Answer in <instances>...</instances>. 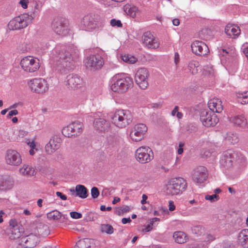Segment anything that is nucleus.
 I'll use <instances>...</instances> for the list:
<instances>
[{
	"label": "nucleus",
	"instance_id": "obj_56",
	"mask_svg": "<svg viewBox=\"0 0 248 248\" xmlns=\"http://www.w3.org/2000/svg\"><path fill=\"white\" fill-rule=\"evenodd\" d=\"M169 210L170 211H174L175 210V205L174 204L173 202L172 201H170L169 202Z\"/></svg>",
	"mask_w": 248,
	"mask_h": 248
},
{
	"label": "nucleus",
	"instance_id": "obj_7",
	"mask_svg": "<svg viewBox=\"0 0 248 248\" xmlns=\"http://www.w3.org/2000/svg\"><path fill=\"white\" fill-rule=\"evenodd\" d=\"M235 151L228 150L223 153L220 160V163L223 171L228 173L233 170V164L235 163Z\"/></svg>",
	"mask_w": 248,
	"mask_h": 248
},
{
	"label": "nucleus",
	"instance_id": "obj_6",
	"mask_svg": "<svg viewBox=\"0 0 248 248\" xmlns=\"http://www.w3.org/2000/svg\"><path fill=\"white\" fill-rule=\"evenodd\" d=\"M103 51H100L98 53L91 54L87 57L85 59V64L87 68L91 70H98L100 69L104 64V60L103 58Z\"/></svg>",
	"mask_w": 248,
	"mask_h": 248
},
{
	"label": "nucleus",
	"instance_id": "obj_45",
	"mask_svg": "<svg viewBox=\"0 0 248 248\" xmlns=\"http://www.w3.org/2000/svg\"><path fill=\"white\" fill-rule=\"evenodd\" d=\"M138 11V9L136 6L130 7L128 10V14L133 18L136 16V14Z\"/></svg>",
	"mask_w": 248,
	"mask_h": 248
},
{
	"label": "nucleus",
	"instance_id": "obj_63",
	"mask_svg": "<svg viewBox=\"0 0 248 248\" xmlns=\"http://www.w3.org/2000/svg\"><path fill=\"white\" fill-rule=\"evenodd\" d=\"M172 24L174 26H178L180 24L179 20L177 18H174L172 21Z\"/></svg>",
	"mask_w": 248,
	"mask_h": 248
},
{
	"label": "nucleus",
	"instance_id": "obj_9",
	"mask_svg": "<svg viewBox=\"0 0 248 248\" xmlns=\"http://www.w3.org/2000/svg\"><path fill=\"white\" fill-rule=\"evenodd\" d=\"M29 17V15L23 14L15 17L9 23L10 29L16 30L26 27L32 21Z\"/></svg>",
	"mask_w": 248,
	"mask_h": 248
},
{
	"label": "nucleus",
	"instance_id": "obj_39",
	"mask_svg": "<svg viewBox=\"0 0 248 248\" xmlns=\"http://www.w3.org/2000/svg\"><path fill=\"white\" fill-rule=\"evenodd\" d=\"M199 64L198 62L191 61L188 64V69L192 74H196L198 73V67Z\"/></svg>",
	"mask_w": 248,
	"mask_h": 248
},
{
	"label": "nucleus",
	"instance_id": "obj_24",
	"mask_svg": "<svg viewBox=\"0 0 248 248\" xmlns=\"http://www.w3.org/2000/svg\"><path fill=\"white\" fill-rule=\"evenodd\" d=\"M14 185L13 178L9 176H0V190L6 191L13 188Z\"/></svg>",
	"mask_w": 248,
	"mask_h": 248
},
{
	"label": "nucleus",
	"instance_id": "obj_55",
	"mask_svg": "<svg viewBox=\"0 0 248 248\" xmlns=\"http://www.w3.org/2000/svg\"><path fill=\"white\" fill-rule=\"evenodd\" d=\"M85 219L87 221H91L93 219V214L92 213H88L85 215Z\"/></svg>",
	"mask_w": 248,
	"mask_h": 248
},
{
	"label": "nucleus",
	"instance_id": "obj_59",
	"mask_svg": "<svg viewBox=\"0 0 248 248\" xmlns=\"http://www.w3.org/2000/svg\"><path fill=\"white\" fill-rule=\"evenodd\" d=\"M179 110V107L178 106H175L173 109L172 110L171 112V115L172 116H174L175 115H176L177 112H178Z\"/></svg>",
	"mask_w": 248,
	"mask_h": 248
},
{
	"label": "nucleus",
	"instance_id": "obj_26",
	"mask_svg": "<svg viewBox=\"0 0 248 248\" xmlns=\"http://www.w3.org/2000/svg\"><path fill=\"white\" fill-rule=\"evenodd\" d=\"M209 108L212 112L220 113L223 110L221 101L218 98L210 99L208 103Z\"/></svg>",
	"mask_w": 248,
	"mask_h": 248
},
{
	"label": "nucleus",
	"instance_id": "obj_33",
	"mask_svg": "<svg viewBox=\"0 0 248 248\" xmlns=\"http://www.w3.org/2000/svg\"><path fill=\"white\" fill-rule=\"evenodd\" d=\"M238 101L242 104L248 103V91L239 92L237 93Z\"/></svg>",
	"mask_w": 248,
	"mask_h": 248
},
{
	"label": "nucleus",
	"instance_id": "obj_10",
	"mask_svg": "<svg viewBox=\"0 0 248 248\" xmlns=\"http://www.w3.org/2000/svg\"><path fill=\"white\" fill-rule=\"evenodd\" d=\"M82 124L78 121L71 123L62 129L63 135L66 137H75L80 135L82 132Z\"/></svg>",
	"mask_w": 248,
	"mask_h": 248
},
{
	"label": "nucleus",
	"instance_id": "obj_17",
	"mask_svg": "<svg viewBox=\"0 0 248 248\" xmlns=\"http://www.w3.org/2000/svg\"><path fill=\"white\" fill-rule=\"evenodd\" d=\"M31 91L37 93H43L47 91L48 87L46 81L43 78H34L31 81Z\"/></svg>",
	"mask_w": 248,
	"mask_h": 248
},
{
	"label": "nucleus",
	"instance_id": "obj_2",
	"mask_svg": "<svg viewBox=\"0 0 248 248\" xmlns=\"http://www.w3.org/2000/svg\"><path fill=\"white\" fill-rule=\"evenodd\" d=\"M106 23L105 18L101 17L98 15L90 14L85 15L82 18L81 24L83 30L92 31L101 30Z\"/></svg>",
	"mask_w": 248,
	"mask_h": 248
},
{
	"label": "nucleus",
	"instance_id": "obj_36",
	"mask_svg": "<svg viewBox=\"0 0 248 248\" xmlns=\"http://www.w3.org/2000/svg\"><path fill=\"white\" fill-rule=\"evenodd\" d=\"M225 140L230 144H234L238 142V138L236 134L229 132L227 134Z\"/></svg>",
	"mask_w": 248,
	"mask_h": 248
},
{
	"label": "nucleus",
	"instance_id": "obj_37",
	"mask_svg": "<svg viewBox=\"0 0 248 248\" xmlns=\"http://www.w3.org/2000/svg\"><path fill=\"white\" fill-rule=\"evenodd\" d=\"M46 215L49 220H58L61 218V213L56 210L48 213Z\"/></svg>",
	"mask_w": 248,
	"mask_h": 248
},
{
	"label": "nucleus",
	"instance_id": "obj_48",
	"mask_svg": "<svg viewBox=\"0 0 248 248\" xmlns=\"http://www.w3.org/2000/svg\"><path fill=\"white\" fill-rule=\"evenodd\" d=\"M110 23L112 27H122L123 25L120 20H116L115 19H112L110 20Z\"/></svg>",
	"mask_w": 248,
	"mask_h": 248
},
{
	"label": "nucleus",
	"instance_id": "obj_1",
	"mask_svg": "<svg viewBox=\"0 0 248 248\" xmlns=\"http://www.w3.org/2000/svg\"><path fill=\"white\" fill-rule=\"evenodd\" d=\"M77 55V52L73 46L59 45L52 51L50 62L54 67H66L68 66V62L71 63Z\"/></svg>",
	"mask_w": 248,
	"mask_h": 248
},
{
	"label": "nucleus",
	"instance_id": "obj_58",
	"mask_svg": "<svg viewBox=\"0 0 248 248\" xmlns=\"http://www.w3.org/2000/svg\"><path fill=\"white\" fill-rule=\"evenodd\" d=\"M28 141H27V143L31 147V149H35L36 146L35 142L34 141L31 142L29 140H28Z\"/></svg>",
	"mask_w": 248,
	"mask_h": 248
},
{
	"label": "nucleus",
	"instance_id": "obj_34",
	"mask_svg": "<svg viewBox=\"0 0 248 248\" xmlns=\"http://www.w3.org/2000/svg\"><path fill=\"white\" fill-rule=\"evenodd\" d=\"M91 247V240L88 238H85L78 241L75 246V248H90Z\"/></svg>",
	"mask_w": 248,
	"mask_h": 248
},
{
	"label": "nucleus",
	"instance_id": "obj_43",
	"mask_svg": "<svg viewBox=\"0 0 248 248\" xmlns=\"http://www.w3.org/2000/svg\"><path fill=\"white\" fill-rule=\"evenodd\" d=\"M40 11L39 7V4L35 2V5H34V9L31 12L30 15H29V18L31 19H34L39 14Z\"/></svg>",
	"mask_w": 248,
	"mask_h": 248
},
{
	"label": "nucleus",
	"instance_id": "obj_51",
	"mask_svg": "<svg viewBox=\"0 0 248 248\" xmlns=\"http://www.w3.org/2000/svg\"><path fill=\"white\" fill-rule=\"evenodd\" d=\"M111 190L110 188H105L102 192V195L104 197H107L111 195Z\"/></svg>",
	"mask_w": 248,
	"mask_h": 248
},
{
	"label": "nucleus",
	"instance_id": "obj_32",
	"mask_svg": "<svg viewBox=\"0 0 248 248\" xmlns=\"http://www.w3.org/2000/svg\"><path fill=\"white\" fill-rule=\"evenodd\" d=\"M76 193L75 196H78L81 199H85L88 197V189L83 185H78L76 186Z\"/></svg>",
	"mask_w": 248,
	"mask_h": 248
},
{
	"label": "nucleus",
	"instance_id": "obj_14",
	"mask_svg": "<svg viewBox=\"0 0 248 248\" xmlns=\"http://www.w3.org/2000/svg\"><path fill=\"white\" fill-rule=\"evenodd\" d=\"M200 120L203 125L206 127L214 126L218 122V119L214 112L205 109L201 111Z\"/></svg>",
	"mask_w": 248,
	"mask_h": 248
},
{
	"label": "nucleus",
	"instance_id": "obj_61",
	"mask_svg": "<svg viewBox=\"0 0 248 248\" xmlns=\"http://www.w3.org/2000/svg\"><path fill=\"white\" fill-rule=\"evenodd\" d=\"M206 238L208 241H212L215 239V237L213 235L208 234L206 235Z\"/></svg>",
	"mask_w": 248,
	"mask_h": 248
},
{
	"label": "nucleus",
	"instance_id": "obj_25",
	"mask_svg": "<svg viewBox=\"0 0 248 248\" xmlns=\"http://www.w3.org/2000/svg\"><path fill=\"white\" fill-rule=\"evenodd\" d=\"M225 32L230 37L236 39L240 35L241 30L240 28L235 25L228 24L225 28Z\"/></svg>",
	"mask_w": 248,
	"mask_h": 248
},
{
	"label": "nucleus",
	"instance_id": "obj_8",
	"mask_svg": "<svg viewBox=\"0 0 248 248\" xmlns=\"http://www.w3.org/2000/svg\"><path fill=\"white\" fill-rule=\"evenodd\" d=\"M137 160L140 163L145 164L150 162L154 158V153L148 146H141L135 152Z\"/></svg>",
	"mask_w": 248,
	"mask_h": 248
},
{
	"label": "nucleus",
	"instance_id": "obj_20",
	"mask_svg": "<svg viewBox=\"0 0 248 248\" xmlns=\"http://www.w3.org/2000/svg\"><path fill=\"white\" fill-rule=\"evenodd\" d=\"M38 242L39 238L33 233L22 236L19 239V244L24 248H33Z\"/></svg>",
	"mask_w": 248,
	"mask_h": 248
},
{
	"label": "nucleus",
	"instance_id": "obj_16",
	"mask_svg": "<svg viewBox=\"0 0 248 248\" xmlns=\"http://www.w3.org/2000/svg\"><path fill=\"white\" fill-rule=\"evenodd\" d=\"M208 177V172L204 166H199L195 168L191 174L192 180L197 184L203 183Z\"/></svg>",
	"mask_w": 248,
	"mask_h": 248
},
{
	"label": "nucleus",
	"instance_id": "obj_40",
	"mask_svg": "<svg viewBox=\"0 0 248 248\" xmlns=\"http://www.w3.org/2000/svg\"><path fill=\"white\" fill-rule=\"evenodd\" d=\"M21 232L19 231L18 227L15 228H12L10 238L13 240L19 238L21 236Z\"/></svg>",
	"mask_w": 248,
	"mask_h": 248
},
{
	"label": "nucleus",
	"instance_id": "obj_52",
	"mask_svg": "<svg viewBox=\"0 0 248 248\" xmlns=\"http://www.w3.org/2000/svg\"><path fill=\"white\" fill-rule=\"evenodd\" d=\"M29 3L28 0H20L19 1V4L23 9H26L28 7V3Z\"/></svg>",
	"mask_w": 248,
	"mask_h": 248
},
{
	"label": "nucleus",
	"instance_id": "obj_62",
	"mask_svg": "<svg viewBox=\"0 0 248 248\" xmlns=\"http://www.w3.org/2000/svg\"><path fill=\"white\" fill-rule=\"evenodd\" d=\"M147 196H146L145 194H143L142 196V200L140 202L142 204H145L146 202V201L147 200Z\"/></svg>",
	"mask_w": 248,
	"mask_h": 248
},
{
	"label": "nucleus",
	"instance_id": "obj_46",
	"mask_svg": "<svg viewBox=\"0 0 248 248\" xmlns=\"http://www.w3.org/2000/svg\"><path fill=\"white\" fill-rule=\"evenodd\" d=\"M205 199L211 202H214L219 199V196L217 194H213L212 195H207L205 196Z\"/></svg>",
	"mask_w": 248,
	"mask_h": 248
},
{
	"label": "nucleus",
	"instance_id": "obj_60",
	"mask_svg": "<svg viewBox=\"0 0 248 248\" xmlns=\"http://www.w3.org/2000/svg\"><path fill=\"white\" fill-rule=\"evenodd\" d=\"M132 221L131 219L130 218V217L128 218H123L122 219V222L124 224H125L127 223H130Z\"/></svg>",
	"mask_w": 248,
	"mask_h": 248
},
{
	"label": "nucleus",
	"instance_id": "obj_42",
	"mask_svg": "<svg viewBox=\"0 0 248 248\" xmlns=\"http://www.w3.org/2000/svg\"><path fill=\"white\" fill-rule=\"evenodd\" d=\"M192 232L198 235H201L204 232V228L200 225H197L191 228Z\"/></svg>",
	"mask_w": 248,
	"mask_h": 248
},
{
	"label": "nucleus",
	"instance_id": "obj_28",
	"mask_svg": "<svg viewBox=\"0 0 248 248\" xmlns=\"http://www.w3.org/2000/svg\"><path fill=\"white\" fill-rule=\"evenodd\" d=\"M94 128L100 132L105 131L109 128L108 124L103 118L95 119L93 122Z\"/></svg>",
	"mask_w": 248,
	"mask_h": 248
},
{
	"label": "nucleus",
	"instance_id": "obj_15",
	"mask_svg": "<svg viewBox=\"0 0 248 248\" xmlns=\"http://www.w3.org/2000/svg\"><path fill=\"white\" fill-rule=\"evenodd\" d=\"M5 160L7 164L18 166L22 163L20 155L15 150H8L5 155Z\"/></svg>",
	"mask_w": 248,
	"mask_h": 248
},
{
	"label": "nucleus",
	"instance_id": "obj_19",
	"mask_svg": "<svg viewBox=\"0 0 248 248\" xmlns=\"http://www.w3.org/2000/svg\"><path fill=\"white\" fill-rule=\"evenodd\" d=\"M142 41L144 45L149 48L155 49L159 46L158 39L156 38L149 31H147L143 33L142 37Z\"/></svg>",
	"mask_w": 248,
	"mask_h": 248
},
{
	"label": "nucleus",
	"instance_id": "obj_5",
	"mask_svg": "<svg viewBox=\"0 0 248 248\" xmlns=\"http://www.w3.org/2000/svg\"><path fill=\"white\" fill-rule=\"evenodd\" d=\"M186 183L181 177L173 178L170 179L166 186L165 192L168 195H176L182 193L186 189Z\"/></svg>",
	"mask_w": 248,
	"mask_h": 248
},
{
	"label": "nucleus",
	"instance_id": "obj_18",
	"mask_svg": "<svg viewBox=\"0 0 248 248\" xmlns=\"http://www.w3.org/2000/svg\"><path fill=\"white\" fill-rule=\"evenodd\" d=\"M147 130V127L143 124H138L135 125L130 134L131 139L135 141H140Z\"/></svg>",
	"mask_w": 248,
	"mask_h": 248
},
{
	"label": "nucleus",
	"instance_id": "obj_27",
	"mask_svg": "<svg viewBox=\"0 0 248 248\" xmlns=\"http://www.w3.org/2000/svg\"><path fill=\"white\" fill-rule=\"evenodd\" d=\"M238 243L244 248H248V229L242 230L237 235Z\"/></svg>",
	"mask_w": 248,
	"mask_h": 248
},
{
	"label": "nucleus",
	"instance_id": "obj_12",
	"mask_svg": "<svg viewBox=\"0 0 248 248\" xmlns=\"http://www.w3.org/2000/svg\"><path fill=\"white\" fill-rule=\"evenodd\" d=\"M149 76V71L145 68H140L137 71L135 76V82L140 89L145 90L147 88Z\"/></svg>",
	"mask_w": 248,
	"mask_h": 248
},
{
	"label": "nucleus",
	"instance_id": "obj_30",
	"mask_svg": "<svg viewBox=\"0 0 248 248\" xmlns=\"http://www.w3.org/2000/svg\"><path fill=\"white\" fill-rule=\"evenodd\" d=\"M173 237L175 242L178 244H183L188 239V236L183 232L178 231L173 233Z\"/></svg>",
	"mask_w": 248,
	"mask_h": 248
},
{
	"label": "nucleus",
	"instance_id": "obj_64",
	"mask_svg": "<svg viewBox=\"0 0 248 248\" xmlns=\"http://www.w3.org/2000/svg\"><path fill=\"white\" fill-rule=\"evenodd\" d=\"M149 248H166L164 247H163L160 245H153L152 246H150Z\"/></svg>",
	"mask_w": 248,
	"mask_h": 248
},
{
	"label": "nucleus",
	"instance_id": "obj_47",
	"mask_svg": "<svg viewBox=\"0 0 248 248\" xmlns=\"http://www.w3.org/2000/svg\"><path fill=\"white\" fill-rule=\"evenodd\" d=\"M92 197L93 199L97 198L99 195V191L96 187H93L91 190Z\"/></svg>",
	"mask_w": 248,
	"mask_h": 248
},
{
	"label": "nucleus",
	"instance_id": "obj_57",
	"mask_svg": "<svg viewBox=\"0 0 248 248\" xmlns=\"http://www.w3.org/2000/svg\"><path fill=\"white\" fill-rule=\"evenodd\" d=\"M10 226L12 227V228H15L18 226L16 225V222L15 219H11L9 222Z\"/></svg>",
	"mask_w": 248,
	"mask_h": 248
},
{
	"label": "nucleus",
	"instance_id": "obj_22",
	"mask_svg": "<svg viewBox=\"0 0 248 248\" xmlns=\"http://www.w3.org/2000/svg\"><path fill=\"white\" fill-rule=\"evenodd\" d=\"M193 53L197 55H205L209 51L207 46L202 42L195 41L191 45Z\"/></svg>",
	"mask_w": 248,
	"mask_h": 248
},
{
	"label": "nucleus",
	"instance_id": "obj_21",
	"mask_svg": "<svg viewBox=\"0 0 248 248\" xmlns=\"http://www.w3.org/2000/svg\"><path fill=\"white\" fill-rule=\"evenodd\" d=\"M62 139L58 136H53L49 142L45 146L46 152L48 155H51L61 145Z\"/></svg>",
	"mask_w": 248,
	"mask_h": 248
},
{
	"label": "nucleus",
	"instance_id": "obj_31",
	"mask_svg": "<svg viewBox=\"0 0 248 248\" xmlns=\"http://www.w3.org/2000/svg\"><path fill=\"white\" fill-rule=\"evenodd\" d=\"M19 171L23 175L28 176H33L36 173L34 168L31 166L27 164H24L19 169Z\"/></svg>",
	"mask_w": 248,
	"mask_h": 248
},
{
	"label": "nucleus",
	"instance_id": "obj_4",
	"mask_svg": "<svg viewBox=\"0 0 248 248\" xmlns=\"http://www.w3.org/2000/svg\"><path fill=\"white\" fill-rule=\"evenodd\" d=\"M112 123L117 127H126L132 122L131 113L128 110L118 109L111 116Z\"/></svg>",
	"mask_w": 248,
	"mask_h": 248
},
{
	"label": "nucleus",
	"instance_id": "obj_13",
	"mask_svg": "<svg viewBox=\"0 0 248 248\" xmlns=\"http://www.w3.org/2000/svg\"><path fill=\"white\" fill-rule=\"evenodd\" d=\"M20 65L24 71L30 73L36 71L40 67L39 60L31 56L23 58L21 60Z\"/></svg>",
	"mask_w": 248,
	"mask_h": 248
},
{
	"label": "nucleus",
	"instance_id": "obj_54",
	"mask_svg": "<svg viewBox=\"0 0 248 248\" xmlns=\"http://www.w3.org/2000/svg\"><path fill=\"white\" fill-rule=\"evenodd\" d=\"M56 195L60 197L61 200H67V196L66 195L63 194L62 192L57 191L56 193Z\"/></svg>",
	"mask_w": 248,
	"mask_h": 248
},
{
	"label": "nucleus",
	"instance_id": "obj_53",
	"mask_svg": "<svg viewBox=\"0 0 248 248\" xmlns=\"http://www.w3.org/2000/svg\"><path fill=\"white\" fill-rule=\"evenodd\" d=\"M18 114V111L16 109L11 110L7 115L8 118H10L13 115H16Z\"/></svg>",
	"mask_w": 248,
	"mask_h": 248
},
{
	"label": "nucleus",
	"instance_id": "obj_44",
	"mask_svg": "<svg viewBox=\"0 0 248 248\" xmlns=\"http://www.w3.org/2000/svg\"><path fill=\"white\" fill-rule=\"evenodd\" d=\"M130 211V208L127 205H124L122 207L117 208V214L119 216L123 215L124 213L128 212Z\"/></svg>",
	"mask_w": 248,
	"mask_h": 248
},
{
	"label": "nucleus",
	"instance_id": "obj_49",
	"mask_svg": "<svg viewBox=\"0 0 248 248\" xmlns=\"http://www.w3.org/2000/svg\"><path fill=\"white\" fill-rule=\"evenodd\" d=\"M70 217L74 219H79L81 218L82 217V215L81 213L72 211L70 213Z\"/></svg>",
	"mask_w": 248,
	"mask_h": 248
},
{
	"label": "nucleus",
	"instance_id": "obj_41",
	"mask_svg": "<svg viewBox=\"0 0 248 248\" xmlns=\"http://www.w3.org/2000/svg\"><path fill=\"white\" fill-rule=\"evenodd\" d=\"M122 60L124 62L130 63L134 64L137 61V59L133 56H130L128 55H124L122 56Z\"/></svg>",
	"mask_w": 248,
	"mask_h": 248
},
{
	"label": "nucleus",
	"instance_id": "obj_35",
	"mask_svg": "<svg viewBox=\"0 0 248 248\" xmlns=\"http://www.w3.org/2000/svg\"><path fill=\"white\" fill-rule=\"evenodd\" d=\"M235 162L239 164L241 166H245L246 164V158L245 156L240 152H235Z\"/></svg>",
	"mask_w": 248,
	"mask_h": 248
},
{
	"label": "nucleus",
	"instance_id": "obj_38",
	"mask_svg": "<svg viewBox=\"0 0 248 248\" xmlns=\"http://www.w3.org/2000/svg\"><path fill=\"white\" fill-rule=\"evenodd\" d=\"M100 230L102 233L111 234L114 232V229L111 225L104 224L101 225Z\"/></svg>",
	"mask_w": 248,
	"mask_h": 248
},
{
	"label": "nucleus",
	"instance_id": "obj_3",
	"mask_svg": "<svg viewBox=\"0 0 248 248\" xmlns=\"http://www.w3.org/2000/svg\"><path fill=\"white\" fill-rule=\"evenodd\" d=\"M133 83L132 78L126 74H117L112 78L110 88L114 92L123 93L132 86Z\"/></svg>",
	"mask_w": 248,
	"mask_h": 248
},
{
	"label": "nucleus",
	"instance_id": "obj_11",
	"mask_svg": "<svg viewBox=\"0 0 248 248\" xmlns=\"http://www.w3.org/2000/svg\"><path fill=\"white\" fill-rule=\"evenodd\" d=\"M53 31L58 35L65 36L69 31L68 21L62 18L55 19L52 24Z\"/></svg>",
	"mask_w": 248,
	"mask_h": 248
},
{
	"label": "nucleus",
	"instance_id": "obj_50",
	"mask_svg": "<svg viewBox=\"0 0 248 248\" xmlns=\"http://www.w3.org/2000/svg\"><path fill=\"white\" fill-rule=\"evenodd\" d=\"M241 49L248 60V43H246L244 44L241 47Z\"/></svg>",
	"mask_w": 248,
	"mask_h": 248
},
{
	"label": "nucleus",
	"instance_id": "obj_23",
	"mask_svg": "<svg viewBox=\"0 0 248 248\" xmlns=\"http://www.w3.org/2000/svg\"><path fill=\"white\" fill-rule=\"evenodd\" d=\"M66 85L68 88H78L82 85V79L78 75L70 74L66 77Z\"/></svg>",
	"mask_w": 248,
	"mask_h": 248
},
{
	"label": "nucleus",
	"instance_id": "obj_29",
	"mask_svg": "<svg viewBox=\"0 0 248 248\" xmlns=\"http://www.w3.org/2000/svg\"><path fill=\"white\" fill-rule=\"evenodd\" d=\"M230 121L234 125L245 127L247 124V119L243 115H236L229 118Z\"/></svg>",
	"mask_w": 248,
	"mask_h": 248
}]
</instances>
